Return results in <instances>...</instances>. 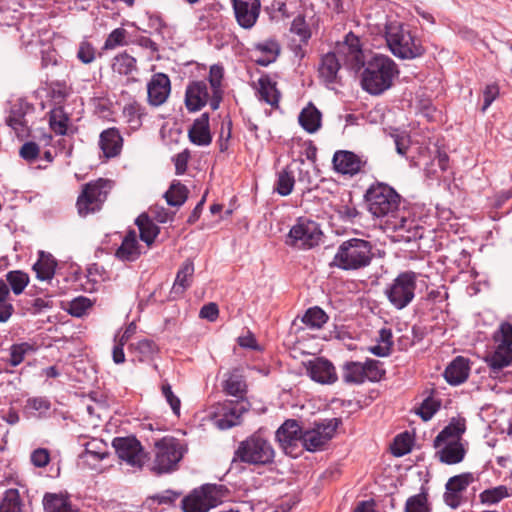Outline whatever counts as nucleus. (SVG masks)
I'll list each match as a JSON object with an SVG mask.
<instances>
[{"mask_svg": "<svg viewBox=\"0 0 512 512\" xmlns=\"http://www.w3.org/2000/svg\"><path fill=\"white\" fill-rule=\"evenodd\" d=\"M364 200L373 217L383 219L393 231H409L413 221L406 218L401 209V196L386 183L372 184L365 192Z\"/></svg>", "mask_w": 512, "mask_h": 512, "instance_id": "f257e3e1", "label": "nucleus"}, {"mask_svg": "<svg viewBox=\"0 0 512 512\" xmlns=\"http://www.w3.org/2000/svg\"><path fill=\"white\" fill-rule=\"evenodd\" d=\"M361 86L371 95H381L399 75L396 63L387 55L376 54L363 66Z\"/></svg>", "mask_w": 512, "mask_h": 512, "instance_id": "f03ea898", "label": "nucleus"}, {"mask_svg": "<svg viewBox=\"0 0 512 512\" xmlns=\"http://www.w3.org/2000/svg\"><path fill=\"white\" fill-rule=\"evenodd\" d=\"M385 38L390 51L400 59L411 60L425 53L421 41L401 23H388L385 27Z\"/></svg>", "mask_w": 512, "mask_h": 512, "instance_id": "7ed1b4c3", "label": "nucleus"}, {"mask_svg": "<svg viewBox=\"0 0 512 512\" xmlns=\"http://www.w3.org/2000/svg\"><path fill=\"white\" fill-rule=\"evenodd\" d=\"M372 259L371 243L364 239L352 238L338 247L331 265L342 270H358L368 266Z\"/></svg>", "mask_w": 512, "mask_h": 512, "instance_id": "20e7f679", "label": "nucleus"}, {"mask_svg": "<svg viewBox=\"0 0 512 512\" xmlns=\"http://www.w3.org/2000/svg\"><path fill=\"white\" fill-rule=\"evenodd\" d=\"M275 450L272 444L259 432L241 441L234 452L233 460L249 465L264 466L273 463Z\"/></svg>", "mask_w": 512, "mask_h": 512, "instance_id": "39448f33", "label": "nucleus"}, {"mask_svg": "<svg viewBox=\"0 0 512 512\" xmlns=\"http://www.w3.org/2000/svg\"><path fill=\"white\" fill-rule=\"evenodd\" d=\"M185 452V446L175 437L166 436L157 440L154 443L151 471L156 475L175 471Z\"/></svg>", "mask_w": 512, "mask_h": 512, "instance_id": "423d86ee", "label": "nucleus"}, {"mask_svg": "<svg viewBox=\"0 0 512 512\" xmlns=\"http://www.w3.org/2000/svg\"><path fill=\"white\" fill-rule=\"evenodd\" d=\"M111 189L112 181L103 178L84 184L76 201L78 214L86 217L100 211Z\"/></svg>", "mask_w": 512, "mask_h": 512, "instance_id": "0eeeda50", "label": "nucleus"}, {"mask_svg": "<svg viewBox=\"0 0 512 512\" xmlns=\"http://www.w3.org/2000/svg\"><path fill=\"white\" fill-rule=\"evenodd\" d=\"M417 273L405 271L400 273L385 289L391 305L401 310L407 307L415 297Z\"/></svg>", "mask_w": 512, "mask_h": 512, "instance_id": "6e6552de", "label": "nucleus"}, {"mask_svg": "<svg viewBox=\"0 0 512 512\" xmlns=\"http://www.w3.org/2000/svg\"><path fill=\"white\" fill-rule=\"evenodd\" d=\"M323 233L315 221L298 218L287 236L286 244L297 249H311L319 245Z\"/></svg>", "mask_w": 512, "mask_h": 512, "instance_id": "1a4fd4ad", "label": "nucleus"}, {"mask_svg": "<svg viewBox=\"0 0 512 512\" xmlns=\"http://www.w3.org/2000/svg\"><path fill=\"white\" fill-rule=\"evenodd\" d=\"M222 486L206 484L182 499L184 512H207L221 502Z\"/></svg>", "mask_w": 512, "mask_h": 512, "instance_id": "9d476101", "label": "nucleus"}, {"mask_svg": "<svg viewBox=\"0 0 512 512\" xmlns=\"http://www.w3.org/2000/svg\"><path fill=\"white\" fill-rule=\"evenodd\" d=\"M250 404L247 400H226L218 403L212 412L214 425L220 430H227L238 426L242 416L248 412Z\"/></svg>", "mask_w": 512, "mask_h": 512, "instance_id": "9b49d317", "label": "nucleus"}, {"mask_svg": "<svg viewBox=\"0 0 512 512\" xmlns=\"http://www.w3.org/2000/svg\"><path fill=\"white\" fill-rule=\"evenodd\" d=\"M341 420L338 418L326 419L317 422L314 427L303 431L302 445L309 452L323 450L333 438Z\"/></svg>", "mask_w": 512, "mask_h": 512, "instance_id": "f8f14e48", "label": "nucleus"}, {"mask_svg": "<svg viewBox=\"0 0 512 512\" xmlns=\"http://www.w3.org/2000/svg\"><path fill=\"white\" fill-rule=\"evenodd\" d=\"M117 456L127 465L142 468L148 459L140 441L134 436L116 437L112 441Z\"/></svg>", "mask_w": 512, "mask_h": 512, "instance_id": "ddd939ff", "label": "nucleus"}, {"mask_svg": "<svg viewBox=\"0 0 512 512\" xmlns=\"http://www.w3.org/2000/svg\"><path fill=\"white\" fill-rule=\"evenodd\" d=\"M337 54L343 64L355 72H358L365 65L360 39L352 32L347 34L345 41L338 45Z\"/></svg>", "mask_w": 512, "mask_h": 512, "instance_id": "4468645a", "label": "nucleus"}, {"mask_svg": "<svg viewBox=\"0 0 512 512\" xmlns=\"http://www.w3.org/2000/svg\"><path fill=\"white\" fill-rule=\"evenodd\" d=\"M380 377V371L375 361L365 363L349 361L343 365L342 378L347 384H361L366 378L376 380Z\"/></svg>", "mask_w": 512, "mask_h": 512, "instance_id": "2eb2a0df", "label": "nucleus"}, {"mask_svg": "<svg viewBox=\"0 0 512 512\" xmlns=\"http://www.w3.org/2000/svg\"><path fill=\"white\" fill-rule=\"evenodd\" d=\"M303 431L297 420H286L276 431V440L287 455H295V449L302 443Z\"/></svg>", "mask_w": 512, "mask_h": 512, "instance_id": "dca6fc26", "label": "nucleus"}, {"mask_svg": "<svg viewBox=\"0 0 512 512\" xmlns=\"http://www.w3.org/2000/svg\"><path fill=\"white\" fill-rule=\"evenodd\" d=\"M332 164L336 172L355 176L366 166L367 159L352 151L338 150L333 155Z\"/></svg>", "mask_w": 512, "mask_h": 512, "instance_id": "f3484780", "label": "nucleus"}, {"mask_svg": "<svg viewBox=\"0 0 512 512\" xmlns=\"http://www.w3.org/2000/svg\"><path fill=\"white\" fill-rule=\"evenodd\" d=\"M32 107L22 100H18L10 107L5 123L9 126L19 139L27 138L30 135V128L26 119L27 113Z\"/></svg>", "mask_w": 512, "mask_h": 512, "instance_id": "a211bd4d", "label": "nucleus"}, {"mask_svg": "<svg viewBox=\"0 0 512 512\" xmlns=\"http://www.w3.org/2000/svg\"><path fill=\"white\" fill-rule=\"evenodd\" d=\"M477 478L471 472L455 475L445 485L444 501L451 508H457L462 502V493L467 487L475 482Z\"/></svg>", "mask_w": 512, "mask_h": 512, "instance_id": "6ab92c4d", "label": "nucleus"}, {"mask_svg": "<svg viewBox=\"0 0 512 512\" xmlns=\"http://www.w3.org/2000/svg\"><path fill=\"white\" fill-rule=\"evenodd\" d=\"M211 95L204 80L189 82L185 90L184 103L190 113L200 111L207 104L210 105Z\"/></svg>", "mask_w": 512, "mask_h": 512, "instance_id": "aec40b11", "label": "nucleus"}, {"mask_svg": "<svg viewBox=\"0 0 512 512\" xmlns=\"http://www.w3.org/2000/svg\"><path fill=\"white\" fill-rule=\"evenodd\" d=\"M306 371L313 381L320 384H333L338 379L332 362L322 357L310 360L306 365Z\"/></svg>", "mask_w": 512, "mask_h": 512, "instance_id": "412c9836", "label": "nucleus"}, {"mask_svg": "<svg viewBox=\"0 0 512 512\" xmlns=\"http://www.w3.org/2000/svg\"><path fill=\"white\" fill-rule=\"evenodd\" d=\"M171 91V82L164 73H156L152 76L147 85L148 102L158 107L166 102Z\"/></svg>", "mask_w": 512, "mask_h": 512, "instance_id": "4be33fe9", "label": "nucleus"}, {"mask_svg": "<svg viewBox=\"0 0 512 512\" xmlns=\"http://www.w3.org/2000/svg\"><path fill=\"white\" fill-rule=\"evenodd\" d=\"M209 113L205 112L195 119L188 129V138L191 143L197 146H208L212 142V135L209 124Z\"/></svg>", "mask_w": 512, "mask_h": 512, "instance_id": "5701e85b", "label": "nucleus"}, {"mask_svg": "<svg viewBox=\"0 0 512 512\" xmlns=\"http://www.w3.org/2000/svg\"><path fill=\"white\" fill-rule=\"evenodd\" d=\"M99 147L104 157L108 159L118 156L123 147V138L120 131L115 127L103 130L99 136Z\"/></svg>", "mask_w": 512, "mask_h": 512, "instance_id": "b1692460", "label": "nucleus"}, {"mask_svg": "<svg viewBox=\"0 0 512 512\" xmlns=\"http://www.w3.org/2000/svg\"><path fill=\"white\" fill-rule=\"evenodd\" d=\"M466 431V420L462 417H453L449 424L435 437L433 445L441 447L448 442H460Z\"/></svg>", "mask_w": 512, "mask_h": 512, "instance_id": "393cba45", "label": "nucleus"}, {"mask_svg": "<svg viewBox=\"0 0 512 512\" xmlns=\"http://www.w3.org/2000/svg\"><path fill=\"white\" fill-rule=\"evenodd\" d=\"M279 43L273 39H267L256 43L253 48V57L256 64L266 67L275 62L280 54Z\"/></svg>", "mask_w": 512, "mask_h": 512, "instance_id": "a878e982", "label": "nucleus"}, {"mask_svg": "<svg viewBox=\"0 0 512 512\" xmlns=\"http://www.w3.org/2000/svg\"><path fill=\"white\" fill-rule=\"evenodd\" d=\"M141 255V247L137 240L136 231L131 229L124 236L121 245L115 252L117 259L124 262L136 261Z\"/></svg>", "mask_w": 512, "mask_h": 512, "instance_id": "bb28decb", "label": "nucleus"}, {"mask_svg": "<svg viewBox=\"0 0 512 512\" xmlns=\"http://www.w3.org/2000/svg\"><path fill=\"white\" fill-rule=\"evenodd\" d=\"M254 87L259 100L264 101L272 107L278 106L280 92L277 89V83L273 81L269 75H262Z\"/></svg>", "mask_w": 512, "mask_h": 512, "instance_id": "cd10ccee", "label": "nucleus"}, {"mask_svg": "<svg viewBox=\"0 0 512 512\" xmlns=\"http://www.w3.org/2000/svg\"><path fill=\"white\" fill-rule=\"evenodd\" d=\"M469 360L457 356L445 369L444 377L451 385L463 383L469 376Z\"/></svg>", "mask_w": 512, "mask_h": 512, "instance_id": "c85d7f7f", "label": "nucleus"}, {"mask_svg": "<svg viewBox=\"0 0 512 512\" xmlns=\"http://www.w3.org/2000/svg\"><path fill=\"white\" fill-rule=\"evenodd\" d=\"M224 69L220 65H212L209 70L208 81L211 87L210 107L213 111L219 109L223 100L222 80Z\"/></svg>", "mask_w": 512, "mask_h": 512, "instance_id": "c756f323", "label": "nucleus"}, {"mask_svg": "<svg viewBox=\"0 0 512 512\" xmlns=\"http://www.w3.org/2000/svg\"><path fill=\"white\" fill-rule=\"evenodd\" d=\"M233 8L236 20L241 27L249 29L255 25L259 16L260 6H250L240 2L239 4H233Z\"/></svg>", "mask_w": 512, "mask_h": 512, "instance_id": "7c9ffc66", "label": "nucleus"}, {"mask_svg": "<svg viewBox=\"0 0 512 512\" xmlns=\"http://www.w3.org/2000/svg\"><path fill=\"white\" fill-rule=\"evenodd\" d=\"M341 59L334 52L322 56L319 66V74L326 83H334L340 69Z\"/></svg>", "mask_w": 512, "mask_h": 512, "instance_id": "2f4dec72", "label": "nucleus"}, {"mask_svg": "<svg viewBox=\"0 0 512 512\" xmlns=\"http://www.w3.org/2000/svg\"><path fill=\"white\" fill-rule=\"evenodd\" d=\"M135 224L137 225L140 232V239L150 247L156 237L160 233V228L154 223V221L146 214H140L136 220Z\"/></svg>", "mask_w": 512, "mask_h": 512, "instance_id": "473e14b6", "label": "nucleus"}, {"mask_svg": "<svg viewBox=\"0 0 512 512\" xmlns=\"http://www.w3.org/2000/svg\"><path fill=\"white\" fill-rule=\"evenodd\" d=\"M437 452L439 460L442 463L453 465L460 463L466 454V450L461 442H448Z\"/></svg>", "mask_w": 512, "mask_h": 512, "instance_id": "72a5a7b5", "label": "nucleus"}, {"mask_svg": "<svg viewBox=\"0 0 512 512\" xmlns=\"http://www.w3.org/2000/svg\"><path fill=\"white\" fill-rule=\"evenodd\" d=\"M485 361L491 369V372L496 374L512 363V348L497 346L493 353L486 356Z\"/></svg>", "mask_w": 512, "mask_h": 512, "instance_id": "f704fd0d", "label": "nucleus"}, {"mask_svg": "<svg viewBox=\"0 0 512 512\" xmlns=\"http://www.w3.org/2000/svg\"><path fill=\"white\" fill-rule=\"evenodd\" d=\"M223 391L230 396H234L237 400H246V382L244 377L237 371L228 374V377L223 383Z\"/></svg>", "mask_w": 512, "mask_h": 512, "instance_id": "c9c22d12", "label": "nucleus"}, {"mask_svg": "<svg viewBox=\"0 0 512 512\" xmlns=\"http://www.w3.org/2000/svg\"><path fill=\"white\" fill-rule=\"evenodd\" d=\"M299 123L308 133L316 132L321 126V112L312 104H308L299 114Z\"/></svg>", "mask_w": 512, "mask_h": 512, "instance_id": "e433bc0d", "label": "nucleus"}, {"mask_svg": "<svg viewBox=\"0 0 512 512\" xmlns=\"http://www.w3.org/2000/svg\"><path fill=\"white\" fill-rule=\"evenodd\" d=\"M48 115L50 129L57 135H66L69 130L70 116L64 108L61 106L55 107Z\"/></svg>", "mask_w": 512, "mask_h": 512, "instance_id": "4c0bfd02", "label": "nucleus"}, {"mask_svg": "<svg viewBox=\"0 0 512 512\" xmlns=\"http://www.w3.org/2000/svg\"><path fill=\"white\" fill-rule=\"evenodd\" d=\"M57 263L50 254L40 252L38 261L33 265V270L38 279L45 281L54 277Z\"/></svg>", "mask_w": 512, "mask_h": 512, "instance_id": "58836bf2", "label": "nucleus"}, {"mask_svg": "<svg viewBox=\"0 0 512 512\" xmlns=\"http://www.w3.org/2000/svg\"><path fill=\"white\" fill-rule=\"evenodd\" d=\"M43 506L46 512H77L68 498L52 493L45 494Z\"/></svg>", "mask_w": 512, "mask_h": 512, "instance_id": "ea45409f", "label": "nucleus"}, {"mask_svg": "<svg viewBox=\"0 0 512 512\" xmlns=\"http://www.w3.org/2000/svg\"><path fill=\"white\" fill-rule=\"evenodd\" d=\"M188 188L180 181L174 180L169 189L165 192L164 198L168 205L173 207L182 206L188 198Z\"/></svg>", "mask_w": 512, "mask_h": 512, "instance_id": "a19ab883", "label": "nucleus"}, {"mask_svg": "<svg viewBox=\"0 0 512 512\" xmlns=\"http://www.w3.org/2000/svg\"><path fill=\"white\" fill-rule=\"evenodd\" d=\"M294 184V170L292 165H288L278 173L274 190L281 196H288L293 191Z\"/></svg>", "mask_w": 512, "mask_h": 512, "instance_id": "79ce46f5", "label": "nucleus"}, {"mask_svg": "<svg viewBox=\"0 0 512 512\" xmlns=\"http://www.w3.org/2000/svg\"><path fill=\"white\" fill-rule=\"evenodd\" d=\"M52 406L51 401L46 396L29 397L24 406V410L37 417H46Z\"/></svg>", "mask_w": 512, "mask_h": 512, "instance_id": "37998d69", "label": "nucleus"}, {"mask_svg": "<svg viewBox=\"0 0 512 512\" xmlns=\"http://www.w3.org/2000/svg\"><path fill=\"white\" fill-rule=\"evenodd\" d=\"M0 512H25L24 503L17 489H8L0 502Z\"/></svg>", "mask_w": 512, "mask_h": 512, "instance_id": "c03bdc74", "label": "nucleus"}, {"mask_svg": "<svg viewBox=\"0 0 512 512\" xmlns=\"http://www.w3.org/2000/svg\"><path fill=\"white\" fill-rule=\"evenodd\" d=\"M194 274V264L191 260H186L179 271L177 272L176 279L173 285L175 292H184L191 284L192 276Z\"/></svg>", "mask_w": 512, "mask_h": 512, "instance_id": "a18cd8bd", "label": "nucleus"}, {"mask_svg": "<svg viewBox=\"0 0 512 512\" xmlns=\"http://www.w3.org/2000/svg\"><path fill=\"white\" fill-rule=\"evenodd\" d=\"M14 313L10 289L3 279H0V323L7 322Z\"/></svg>", "mask_w": 512, "mask_h": 512, "instance_id": "49530a36", "label": "nucleus"}, {"mask_svg": "<svg viewBox=\"0 0 512 512\" xmlns=\"http://www.w3.org/2000/svg\"><path fill=\"white\" fill-rule=\"evenodd\" d=\"M5 282L15 295H20L29 284V276L21 270H12L5 275Z\"/></svg>", "mask_w": 512, "mask_h": 512, "instance_id": "de8ad7c7", "label": "nucleus"}, {"mask_svg": "<svg viewBox=\"0 0 512 512\" xmlns=\"http://www.w3.org/2000/svg\"><path fill=\"white\" fill-rule=\"evenodd\" d=\"M112 69L120 75H129L137 70L136 59L126 52L114 57Z\"/></svg>", "mask_w": 512, "mask_h": 512, "instance_id": "09e8293b", "label": "nucleus"}, {"mask_svg": "<svg viewBox=\"0 0 512 512\" xmlns=\"http://www.w3.org/2000/svg\"><path fill=\"white\" fill-rule=\"evenodd\" d=\"M508 497H510V492L508 487L505 485H499L490 489H486L479 495L481 503L486 505L497 504Z\"/></svg>", "mask_w": 512, "mask_h": 512, "instance_id": "8fccbe9b", "label": "nucleus"}, {"mask_svg": "<svg viewBox=\"0 0 512 512\" xmlns=\"http://www.w3.org/2000/svg\"><path fill=\"white\" fill-rule=\"evenodd\" d=\"M327 321V314L318 306L309 308L302 317V322L310 328H321Z\"/></svg>", "mask_w": 512, "mask_h": 512, "instance_id": "3c124183", "label": "nucleus"}, {"mask_svg": "<svg viewBox=\"0 0 512 512\" xmlns=\"http://www.w3.org/2000/svg\"><path fill=\"white\" fill-rule=\"evenodd\" d=\"M129 349L138 354L139 361H145L157 352L156 344L149 339H142L136 343H131Z\"/></svg>", "mask_w": 512, "mask_h": 512, "instance_id": "603ef678", "label": "nucleus"}, {"mask_svg": "<svg viewBox=\"0 0 512 512\" xmlns=\"http://www.w3.org/2000/svg\"><path fill=\"white\" fill-rule=\"evenodd\" d=\"M404 512H430L427 492L423 490L419 494L409 497Z\"/></svg>", "mask_w": 512, "mask_h": 512, "instance_id": "864d4df0", "label": "nucleus"}, {"mask_svg": "<svg viewBox=\"0 0 512 512\" xmlns=\"http://www.w3.org/2000/svg\"><path fill=\"white\" fill-rule=\"evenodd\" d=\"M123 114L133 127H139L141 125V118L145 115L144 107L137 102H132L124 106Z\"/></svg>", "mask_w": 512, "mask_h": 512, "instance_id": "5fc2aeb1", "label": "nucleus"}, {"mask_svg": "<svg viewBox=\"0 0 512 512\" xmlns=\"http://www.w3.org/2000/svg\"><path fill=\"white\" fill-rule=\"evenodd\" d=\"M494 341L500 347L512 348V324L509 322H502L498 330L494 333Z\"/></svg>", "mask_w": 512, "mask_h": 512, "instance_id": "6e6d98bb", "label": "nucleus"}, {"mask_svg": "<svg viewBox=\"0 0 512 512\" xmlns=\"http://www.w3.org/2000/svg\"><path fill=\"white\" fill-rule=\"evenodd\" d=\"M92 301L84 296L73 299L67 308L70 315L74 317H82L86 314L87 310L92 307Z\"/></svg>", "mask_w": 512, "mask_h": 512, "instance_id": "4d7b16f0", "label": "nucleus"}, {"mask_svg": "<svg viewBox=\"0 0 512 512\" xmlns=\"http://www.w3.org/2000/svg\"><path fill=\"white\" fill-rule=\"evenodd\" d=\"M33 347L27 342L13 344L10 347V359L9 363L11 366L16 367L21 364L25 358V355L32 351Z\"/></svg>", "mask_w": 512, "mask_h": 512, "instance_id": "13d9d810", "label": "nucleus"}, {"mask_svg": "<svg viewBox=\"0 0 512 512\" xmlns=\"http://www.w3.org/2000/svg\"><path fill=\"white\" fill-rule=\"evenodd\" d=\"M291 33L297 35L299 37V42L306 45L308 40L311 37V32L308 25L305 22V19L301 16L296 17L290 28Z\"/></svg>", "mask_w": 512, "mask_h": 512, "instance_id": "bf43d9fd", "label": "nucleus"}, {"mask_svg": "<svg viewBox=\"0 0 512 512\" xmlns=\"http://www.w3.org/2000/svg\"><path fill=\"white\" fill-rule=\"evenodd\" d=\"M440 408V401L434 399L433 397H427L423 400L421 406L419 407L417 414L424 420H430L434 414Z\"/></svg>", "mask_w": 512, "mask_h": 512, "instance_id": "052dcab7", "label": "nucleus"}, {"mask_svg": "<svg viewBox=\"0 0 512 512\" xmlns=\"http://www.w3.org/2000/svg\"><path fill=\"white\" fill-rule=\"evenodd\" d=\"M391 451L397 457H401L411 451V440L407 432L395 437Z\"/></svg>", "mask_w": 512, "mask_h": 512, "instance_id": "680f3d73", "label": "nucleus"}, {"mask_svg": "<svg viewBox=\"0 0 512 512\" xmlns=\"http://www.w3.org/2000/svg\"><path fill=\"white\" fill-rule=\"evenodd\" d=\"M127 31L124 28L114 29L106 38L103 49L111 50L125 44Z\"/></svg>", "mask_w": 512, "mask_h": 512, "instance_id": "e2e57ef3", "label": "nucleus"}, {"mask_svg": "<svg viewBox=\"0 0 512 512\" xmlns=\"http://www.w3.org/2000/svg\"><path fill=\"white\" fill-rule=\"evenodd\" d=\"M28 304L30 306L27 308V311L33 315L39 314L53 307V301L51 300V296L49 295L34 298L30 300Z\"/></svg>", "mask_w": 512, "mask_h": 512, "instance_id": "0e129e2a", "label": "nucleus"}, {"mask_svg": "<svg viewBox=\"0 0 512 512\" xmlns=\"http://www.w3.org/2000/svg\"><path fill=\"white\" fill-rule=\"evenodd\" d=\"M19 155L23 160L31 163L40 155L39 145L33 141L25 142L19 150Z\"/></svg>", "mask_w": 512, "mask_h": 512, "instance_id": "69168bd1", "label": "nucleus"}, {"mask_svg": "<svg viewBox=\"0 0 512 512\" xmlns=\"http://www.w3.org/2000/svg\"><path fill=\"white\" fill-rule=\"evenodd\" d=\"M77 58L84 64H90L96 58V49L91 43L82 41L79 44Z\"/></svg>", "mask_w": 512, "mask_h": 512, "instance_id": "338daca9", "label": "nucleus"}, {"mask_svg": "<svg viewBox=\"0 0 512 512\" xmlns=\"http://www.w3.org/2000/svg\"><path fill=\"white\" fill-rule=\"evenodd\" d=\"M162 394L165 397L166 401L169 403L173 413L179 416L181 401L176 395H174L171 385L169 383H165L162 385Z\"/></svg>", "mask_w": 512, "mask_h": 512, "instance_id": "774afa93", "label": "nucleus"}]
</instances>
